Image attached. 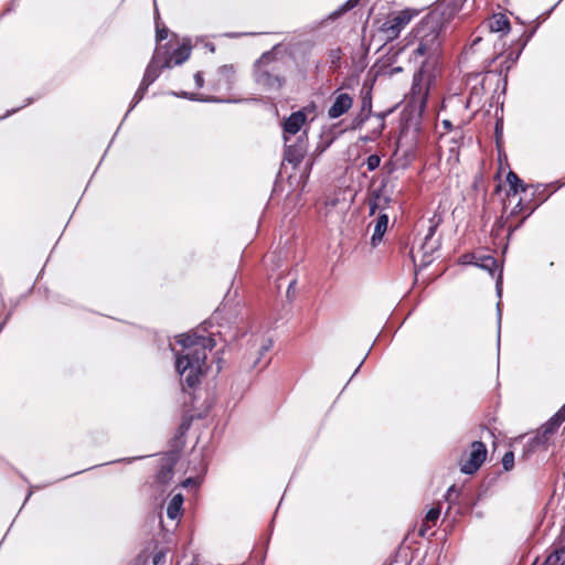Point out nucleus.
<instances>
[{
    "label": "nucleus",
    "mask_w": 565,
    "mask_h": 565,
    "mask_svg": "<svg viewBox=\"0 0 565 565\" xmlns=\"http://www.w3.org/2000/svg\"><path fill=\"white\" fill-rule=\"evenodd\" d=\"M487 457V448L482 441H473L468 458L461 459L460 470L466 475L475 473L483 463Z\"/></svg>",
    "instance_id": "nucleus-6"
},
{
    "label": "nucleus",
    "mask_w": 565,
    "mask_h": 565,
    "mask_svg": "<svg viewBox=\"0 0 565 565\" xmlns=\"http://www.w3.org/2000/svg\"><path fill=\"white\" fill-rule=\"evenodd\" d=\"M387 225H388V216L386 214H380L376 220V223L374 226V232H373V235L371 238L373 246H376L377 243H380L382 241L383 235L387 230Z\"/></svg>",
    "instance_id": "nucleus-15"
},
{
    "label": "nucleus",
    "mask_w": 565,
    "mask_h": 565,
    "mask_svg": "<svg viewBox=\"0 0 565 565\" xmlns=\"http://www.w3.org/2000/svg\"><path fill=\"white\" fill-rule=\"evenodd\" d=\"M475 265L489 271L492 277L494 276V273L499 267L497 259L491 255L478 257Z\"/></svg>",
    "instance_id": "nucleus-18"
},
{
    "label": "nucleus",
    "mask_w": 565,
    "mask_h": 565,
    "mask_svg": "<svg viewBox=\"0 0 565 565\" xmlns=\"http://www.w3.org/2000/svg\"><path fill=\"white\" fill-rule=\"evenodd\" d=\"M254 78L258 86L268 92L280 89L285 83L281 65L270 53L263 54L255 63Z\"/></svg>",
    "instance_id": "nucleus-3"
},
{
    "label": "nucleus",
    "mask_w": 565,
    "mask_h": 565,
    "mask_svg": "<svg viewBox=\"0 0 565 565\" xmlns=\"http://www.w3.org/2000/svg\"><path fill=\"white\" fill-rule=\"evenodd\" d=\"M164 558H166V554L162 551H160L153 555L152 564L153 565H162L164 562Z\"/></svg>",
    "instance_id": "nucleus-25"
},
{
    "label": "nucleus",
    "mask_w": 565,
    "mask_h": 565,
    "mask_svg": "<svg viewBox=\"0 0 565 565\" xmlns=\"http://www.w3.org/2000/svg\"><path fill=\"white\" fill-rule=\"evenodd\" d=\"M411 127H412V124H411V122H409V124H407V125L404 127V129H403V131H402V136H401V138H404V137H406V136L408 135V132H409V130H411Z\"/></svg>",
    "instance_id": "nucleus-32"
},
{
    "label": "nucleus",
    "mask_w": 565,
    "mask_h": 565,
    "mask_svg": "<svg viewBox=\"0 0 565 565\" xmlns=\"http://www.w3.org/2000/svg\"><path fill=\"white\" fill-rule=\"evenodd\" d=\"M382 202H386V198L380 194L375 195V198L370 202L371 214H374L375 211L382 206Z\"/></svg>",
    "instance_id": "nucleus-22"
},
{
    "label": "nucleus",
    "mask_w": 565,
    "mask_h": 565,
    "mask_svg": "<svg viewBox=\"0 0 565 565\" xmlns=\"http://www.w3.org/2000/svg\"><path fill=\"white\" fill-rule=\"evenodd\" d=\"M235 68L233 65H223L217 70V79L215 86L217 88H230L234 82Z\"/></svg>",
    "instance_id": "nucleus-12"
},
{
    "label": "nucleus",
    "mask_w": 565,
    "mask_h": 565,
    "mask_svg": "<svg viewBox=\"0 0 565 565\" xmlns=\"http://www.w3.org/2000/svg\"><path fill=\"white\" fill-rule=\"evenodd\" d=\"M502 466L504 470L509 471L514 466V455L512 451L505 452L502 458Z\"/></svg>",
    "instance_id": "nucleus-21"
},
{
    "label": "nucleus",
    "mask_w": 565,
    "mask_h": 565,
    "mask_svg": "<svg viewBox=\"0 0 565 565\" xmlns=\"http://www.w3.org/2000/svg\"><path fill=\"white\" fill-rule=\"evenodd\" d=\"M191 54V46L188 43H183L179 46L170 57H164L162 66L170 68L173 65H180L185 62Z\"/></svg>",
    "instance_id": "nucleus-10"
},
{
    "label": "nucleus",
    "mask_w": 565,
    "mask_h": 565,
    "mask_svg": "<svg viewBox=\"0 0 565 565\" xmlns=\"http://www.w3.org/2000/svg\"><path fill=\"white\" fill-rule=\"evenodd\" d=\"M191 482V479H186L185 482L183 483L184 486H188L189 483Z\"/></svg>",
    "instance_id": "nucleus-38"
},
{
    "label": "nucleus",
    "mask_w": 565,
    "mask_h": 565,
    "mask_svg": "<svg viewBox=\"0 0 565 565\" xmlns=\"http://www.w3.org/2000/svg\"><path fill=\"white\" fill-rule=\"evenodd\" d=\"M413 126H414L413 131H414V132H417V131L419 130V124H418V121L414 122V125H413Z\"/></svg>",
    "instance_id": "nucleus-36"
},
{
    "label": "nucleus",
    "mask_w": 565,
    "mask_h": 565,
    "mask_svg": "<svg viewBox=\"0 0 565 565\" xmlns=\"http://www.w3.org/2000/svg\"><path fill=\"white\" fill-rule=\"evenodd\" d=\"M440 516V508L434 507L428 510V512L425 515L424 523L419 527V535L425 536L428 529H430L431 525H435L437 520Z\"/></svg>",
    "instance_id": "nucleus-17"
},
{
    "label": "nucleus",
    "mask_w": 565,
    "mask_h": 565,
    "mask_svg": "<svg viewBox=\"0 0 565 565\" xmlns=\"http://www.w3.org/2000/svg\"><path fill=\"white\" fill-rule=\"evenodd\" d=\"M180 96L189 99H196L194 94L182 93Z\"/></svg>",
    "instance_id": "nucleus-33"
},
{
    "label": "nucleus",
    "mask_w": 565,
    "mask_h": 565,
    "mask_svg": "<svg viewBox=\"0 0 565 565\" xmlns=\"http://www.w3.org/2000/svg\"><path fill=\"white\" fill-rule=\"evenodd\" d=\"M183 495L181 493L174 494L167 507V515L171 520H177L182 514Z\"/></svg>",
    "instance_id": "nucleus-16"
},
{
    "label": "nucleus",
    "mask_w": 565,
    "mask_h": 565,
    "mask_svg": "<svg viewBox=\"0 0 565 565\" xmlns=\"http://www.w3.org/2000/svg\"><path fill=\"white\" fill-rule=\"evenodd\" d=\"M365 163L369 171H374L380 167L381 158L377 154H371L367 157Z\"/></svg>",
    "instance_id": "nucleus-20"
},
{
    "label": "nucleus",
    "mask_w": 565,
    "mask_h": 565,
    "mask_svg": "<svg viewBox=\"0 0 565 565\" xmlns=\"http://www.w3.org/2000/svg\"><path fill=\"white\" fill-rule=\"evenodd\" d=\"M353 105V97L349 93L337 90L332 105L328 109V117L337 119L347 114Z\"/></svg>",
    "instance_id": "nucleus-7"
},
{
    "label": "nucleus",
    "mask_w": 565,
    "mask_h": 565,
    "mask_svg": "<svg viewBox=\"0 0 565 565\" xmlns=\"http://www.w3.org/2000/svg\"><path fill=\"white\" fill-rule=\"evenodd\" d=\"M443 124H444V126H446V127H449V126H450V122H449L448 120H444V122H443Z\"/></svg>",
    "instance_id": "nucleus-37"
},
{
    "label": "nucleus",
    "mask_w": 565,
    "mask_h": 565,
    "mask_svg": "<svg viewBox=\"0 0 565 565\" xmlns=\"http://www.w3.org/2000/svg\"><path fill=\"white\" fill-rule=\"evenodd\" d=\"M172 478V469L169 468H162L158 475V479L161 482H167Z\"/></svg>",
    "instance_id": "nucleus-24"
},
{
    "label": "nucleus",
    "mask_w": 565,
    "mask_h": 565,
    "mask_svg": "<svg viewBox=\"0 0 565 565\" xmlns=\"http://www.w3.org/2000/svg\"><path fill=\"white\" fill-rule=\"evenodd\" d=\"M498 321L499 324L501 323V310H500V303H498Z\"/></svg>",
    "instance_id": "nucleus-35"
},
{
    "label": "nucleus",
    "mask_w": 565,
    "mask_h": 565,
    "mask_svg": "<svg viewBox=\"0 0 565 565\" xmlns=\"http://www.w3.org/2000/svg\"><path fill=\"white\" fill-rule=\"evenodd\" d=\"M146 90H141V86L138 88L134 96V103L131 107H135L142 98Z\"/></svg>",
    "instance_id": "nucleus-27"
},
{
    "label": "nucleus",
    "mask_w": 565,
    "mask_h": 565,
    "mask_svg": "<svg viewBox=\"0 0 565 565\" xmlns=\"http://www.w3.org/2000/svg\"><path fill=\"white\" fill-rule=\"evenodd\" d=\"M162 63L163 60H161L160 51L158 50L146 68L141 81V90H147L148 87L159 77L161 68H164Z\"/></svg>",
    "instance_id": "nucleus-9"
},
{
    "label": "nucleus",
    "mask_w": 565,
    "mask_h": 565,
    "mask_svg": "<svg viewBox=\"0 0 565 565\" xmlns=\"http://www.w3.org/2000/svg\"><path fill=\"white\" fill-rule=\"evenodd\" d=\"M520 54L521 52H518L515 55H513V53L508 54L502 67L509 71L510 67L518 61Z\"/></svg>",
    "instance_id": "nucleus-23"
},
{
    "label": "nucleus",
    "mask_w": 565,
    "mask_h": 565,
    "mask_svg": "<svg viewBox=\"0 0 565 565\" xmlns=\"http://www.w3.org/2000/svg\"><path fill=\"white\" fill-rule=\"evenodd\" d=\"M495 289H497L498 296L500 297L501 292H502V274L501 273L499 274V277L495 282Z\"/></svg>",
    "instance_id": "nucleus-31"
},
{
    "label": "nucleus",
    "mask_w": 565,
    "mask_h": 565,
    "mask_svg": "<svg viewBox=\"0 0 565 565\" xmlns=\"http://www.w3.org/2000/svg\"><path fill=\"white\" fill-rule=\"evenodd\" d=\"M259 358L257 359V361L254 362V367L259 363Z\"/></svg>",
    "instance_id": "nucleus-39"
},
{
    "label": "nucleus",
    "mask_w": 565,
    "mask_h": 565,
    "mask_svg": "<svg viewBox=\"0 0 565 565\" xmlns=\"http://www.w3.org/2000/svg\"><path fill=\"white\" fill-rule=\"evenodd\" d=\"M565 562V529L562 532L561 539L557 543L555 551L548 555L543 565H563Z\"/></svg>",
    "instance_id": "nucleus-13"
},
{
    "label": "nucleus",
    "mask_w": 565,
    "mask_h": 565,
    "mask_svg": "<svg viewBox=\"0 0 565 565\" xmlns=\"http://www.w3.org/2000/svg\"><path fill=\"white\" fill-rule=\"evenodd\" d=\"M489 30L505 35L510 32V21L503 13L493 14L488 22Z\"/></svg>",
    "instance_id": "nucleus-11"
},
{
    "label": "nucleus",
    "mask_w": 565,
    "mask_h": 565,
    "mask_svg": "<svg viewBox=\"0 0 565 565\" xmlns=\"http://www.w3.org/2000/svg\"><path fill=\"white\" fill-rule=\"evenodd\" d=\"M339 58H340V56H339V52L337 51V52H334V53L332 54V62L334 63V61H335V60H339Z\"/></svg>",
    "instance_id": "nucleus-34"
},
{
    "label": "nucleus",
    "mask_w": 565,
    "mask_h": 565,
    "mask_svg": "<svg viewBox=\"0 0 565 565\" xmlns=\"http://www.w3.org/2000/svg\"><path fill=\"white\" fill-rule=\"evenodd\" d=\"M507 182L510 185V190L513 193H518L519 191L524 192L526 190V186L524 185L523 181L515 174L514 172L510 171L507 175Z\"/></svg>",
    "instance_id": "nucleus-19"
},
{
    "label": "nucleus",
    "mask_w": 565,
    "mask_h": 565,
    "mask_svg": "<svg viewBox=\"0 0 565 565\" xmlns=\"http://www.w3.org/2000/svg\"><path fill=\"white\" fill-rule=\"evenodd\" d=\"M413 14L409 10H403L390 15L381 26V32L386 41H393L398 38L401 32L409 24Z\"/></svg>",
    "instance_id": "nucleus-5"
},
{
    "label": "nucleus",
    "mask_w": 565,
    "mask_h": 565,
    "mask_svg": "<svg viewBox=\"0 0 565 565\" xmlns=\"http://www.w3.org/2000/svg\"><path fill=\"white\" fill-rule=\"evenodd\" d=\"M565 422V404L545 423L536 435L529 440L526 447L529 451L537 448L547 449L551 438L556 434L559 426Z\"/></svg>",
    "instance_id": "nucleus-4"
},
{
    "label": "nucleus",
    "mask_w": 565,
    "mask_h": 565,
    "mask_svg": "<svg viewBox=\"0 0 565 565\" xmlns=\"http://www.w3.org/2000/svg\"><path fill=\"white\" fill-rule=\"evenodd\" d=\"M448 18H446L445 12L436 8L423 18L413 31L411 45H413L414 49L412 56L415 61L423 58V65L418 73L420 79H427L429 82L431 75L428 68L430 66L435 67L438 64L441 52L443 33Z\"/></svg>",
    "instance_id": "nucleus-1"
},
{
    "label": "nucleus",
    "mask_w": 565,
    "mask_h": 565,
    "mask_svg": "<svg viewBox=\"0 0 565 565\" xmlns=\"http://www.w3.org/2000/svg\"><path fill=\"white\" fill-rule=\"evenodd\" d=\"M285 146H286L285 159L289 163L298 164L302 160L305 151H306V148H305V145L302 143V141H299L295 146L288 145V142H287V143H285Z\"/></svg>",
    "instance_id": "nucleus-14"
},
{
    "label": "nucleus",
    "mask_w": 565,
    "mask_h": 565,
    "mask_svg": "<svg viewBox=\"0 0 565 565\" xmlns=\"http://www.w3.org/2000/svg\"><path fill=\"white\" fill-rule=\"evenodd\" d=\"M194 81L199 88L203 87L204 79L201 72L195 73Z\"/></svg>",
    "instance_id": "nucleus-30"
},
{
    "label": "nucleus",
    "mask_w": 565,
    "mask_h": 565,
    "mask_svg": "<svg viewBox=\"0 0 565 565\" xmlns=\"http://www.w3.org/2000/svg\"><path fill=\"white\" fill-rule=\"evenodd\" d=\"M306 119L307 117L303 110L295 111L285 119L282 124L285 143L289 141L290 136H295L300 131L306 122Z\"/></svg>",
    "instance_id": "nucleus-8"
},
{
    "label": "nucleus",
    "mask_w": 565,
    "mask_h": 565,
    "mask_svg": "<svg viewBox=\"0 0 565 565\" xmlns=\"http://www.w3.org/2000/svg\"><path fill=\"white\" fill-rule=\"evenodd\" d=\"M168 36V30L167 29H157V34H156V38H157V41H163L166 40Z\"/></svg>",
    "instance_id": "nucleus-28"
},
{
    "label": "nucleus",
    "mask_w": 565,
    "mask_h": 565,
    "mask_svg": "<svg viewBox=\"0 0 565 565\" xmlns=\"http://www.w3.org/2000/svg\"><path fill=\"white\" fill-rule=\"evenodd\" d=\"M359 1L360 0H348L341 8V12H345L353 9L355 6H358Z\"/></svg>",
    "instance_id": "nucleus-26"
},
{
    "label": "nucleus",
    "mask_w": 565,
    "mask_h": 565,
    "mask_svg": "<svg viewBox=\"0 0 565 565\" xmlns=\"http://www.w3.org/2000/svg\"><path fill=\"white\" fill-rule=\"evenodd\" d=\"M181 350L175 352V370L189 387H194L206 370V351L215 347L211 337L183 333L175 337Z\"/></svg>",
    "instance_id": "nucleus-2"
},
{
    "label": "nucleus",
    "mask_w": 565,
    "mask_h": 565,
    "mask_svg": "<svg viewBox=\"0 0 565 565\" xmlns=\"http://www.w3.org/2000/svg\"><path fill=\"white\" fill-rule=\"evenodd\" d=\"M273 345V342L271 340H267L266 343H264L260 349H259V355H264L266 352L269 351V349L271 348Z\"/></svg>",
    "instance_id": "nucleus-29"
}]
</instances>
